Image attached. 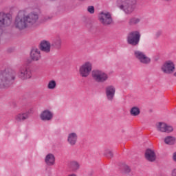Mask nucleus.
Here are the masks:
<instances>
[{
    "label": "nucleus",
    "mask_w": 176,
    "mask_h": 176,
    "mask_svg": "<svg viewBox=\"0 0 176 176\" xmlns=\"http://www.w3.org/2000/svg\"><path fill=\"white\" fill-rule=\"evenodd\" d=\"M118 3H121L118 6V8L123 10L126 14H131L135 9L136 0H118Z\"/></svg>",
    "instance_id": "nucleus-3"
},
{
    "label": "nucleus",
    "mask_w": 176,
    "mask_h": 176,
    "mask_svg": "<svg viewBox=\"0 0 176 176\" xmlns=\"http://www.w3.org/2000/svg\"><path fill=\"white\" fill-rule=\"evenodd\" d=\"M93 69V63L87 61L79 68V74L81 78H87Z\"/></svg>",
    "instance_id": "nucleus-7"
},
{
    "label": "nucleus",
    "mask_w": 176,
    "mask_h": 176,
    "mask_svg": "<svg viewBox=\"0 0 176 176\" xmlns=\"http://www.w3.org/2000/svg\"><path fill=\"white\" fill-rule=\"evenodd\" d=\"M141 20L142 19L140 16H133L129 19L128 24L131 26L138 25V24H140V23H141Z\"/></svg>",
    "instance_id": "nucleus-22"
},
{
    "label": "nucleus",
    "mask_w": 176,
    "mask_h": 176,
    "mask_svg": "<svg viewBox=\"0 0 176 176\" xmlns=\"http://www.w3.org/2000/svg\"><path fill=\"white\" fill-rule=\"evenodd\" d=\"M62 45L63 40H61V37H60V36H57L53 39L51 46L54 47V49H57V50H60V49H61Z\"/></svg>",
    "instance_id": "nucleus-17"
},
{
    "label": "nucleus",
    "mask_w": 176,
    "mask_h": 176,
    "mask_svg": "<svg viewBox=\"0 0 176 176\" xmlns=\"http://www.w3.org/2000/svg\"><path fill=\"white\" fill-rule=\"evenodd\" d=\"M13 21L12 14L10 13L0 12V27H9Z\"/></svg>",
    "instance_id": "nucleus-8"
},
{
    "label": "nucleus",
    "mask_w": 176,
    "mask_h": 176,
    "mask_svg": "<svg viewBox=\"0 0 176 176\" xmlns=\"http://www.w3.org/2000/svg\"><path fill=\"white\" fill-rule=\"evenodd\" d=\"M115 93H116V88L113 85H109L105 88V94L108 101H113L115 98Z\"/></svg>",
    "instance_id": "nucleus-11"
},
{
    "label": "nucleus",
    "mask_w": 176,
    "mask_h": 176,
    "mask_svg": "<svg viewBox=\"0 0 176 176\" xmlns=\"http://www.w3.org/2000/svg\"><path fill=\"white\" fill-rule=\"evenodd\" d=\"M50 1H54V0H50Z\"/></svg>",
    "instance_id": "nucleus-35"
},
{
    "label": "nucleus",
    "mask_w": 176,
    "mask_h": 176,
    "mask_svg": "<svg viewBox=\"0 0 176 176\" xmlns=\"http://www.w3.org/2000/svg\"><path fill=\"white\" fill-rule=\"evenodd\" d=\"M80 1H85V0H80Z\"/></svg>",
    "instance_id": "nucleus-34"
},
{
    "label": "nucleus",
    "mask_w": 176,
    "mask_h": 176,
    "mask_svg": "<svg viewBox=\"0 0 176 176\" xmlns=\"http://www.w3.org/2000/svg\"><path fill=\"white\" fill-rule=\"evenodd\" d=\"M40 119L44 122H48L53 119V113L49 110H44L40 115Z\"/></svg>",
    "instance_id": "nucleus-15"
},
{
    "label": "nucleus",
    "mask_w": 176,
    "mask_h": 176,
    "mask_svg": "<svg viewBox=\"0 0 176 176\" xmlns=\"http://www.w3.org/2000/svg\"><path fill=\"white\" fill-rule=\"evenodd\" d=\"M162 34H163V31H162V30L157 31L155 34V39L160 38V36H162Z\"/></svg>",
    "instance_id": "nucleus-29"
},
{
    "label": "nucleus",
    "mask_w": 176,
    "mask_h": 176,
    "mask_svg": "<svg viewBox=\"0 0 176 176\" xmlns=\"http://www.w3.org/2000/svg\"><path fill=\"white\" fill-rule=\"evenodd\" d=\"M157 130L161 131V133H171L174 129L173 126L167 125L164 122H159L156 124Z\"/></svg>",
    "instance_id": "nucleus-12"
},
{
    "label": "nucleus",
    "mask_w": 176,
    "mask_h": 176,
    "mask_svg": "<svg viewBox=\"0 0 176 176\" xmlns=\"http://www.w3.org/2000/svg\"><path fill=\"white\" fill-rule=\"evenodd\" d=\"M139 61L142 63V64H149V63H151V58L144 54Z\"/></svg>",
    "instance_id": "nucleus-25"
},
{
    "label": "nucleus",
    "mask_w": 176,
    "mask_h": 176,
    "mask_svg": "<svg viewBox=\"0 0 176 176\" xmlns=\"http://www.w3.org/2000/svg\"><path fill=\"white\" fill-rule=\"evenodd\" d=\"M92 78L97 83H104L108 80V74L101 70H94L92 72Z\"/></svg>",
    "instance_id": "nucleus-6"
},
{
    "label": "nucleus",
    "mask_w": 176,
    "mask_h": 176,
    "mask_svg": "<svg viewBox=\"0 0 176 176\" xmlns=\"http://www.w3.org/2000/svg\"><path fill=\"white\" fill-rule=\"evenodd\" d=\"M16 79V72L12 69H6L0 72V89L9 87Z\"/></svg>",
    "instance_id": "nucleus-2"
},
{
    "label": "nucleus",
    "mask_w": 176,
    "mask_h": 176,
    "mask_svg": "<svg viewBox=\"0 0 176 176\" xmlns=\"http://www.w3.org/2000/svg\"><path fill=\"white\" fill-rule=\"evenodd\" d=\"M30 57L33 61L41 60V51L38 48H33L30 52Z\"/></svg>",
    "instance_id": "nucleus-18"
},
{
    "label": "nucleus",
    "mask_w": 176,
    "mask_h": 176,
    "mask_svg": "<svg viewBox=\"0 0 176 176\" xmlns=\"http://www.w3.org/2000/svg\"><path fill=\"white\" fill-rule=\"evenodd\" d=\"M51 47L52 44H50V42L46 40L42 41L39 45L40 50L44 53H49L51 50Z\"/></svg>",
    "instance_id": "nucleus-13"
},
{
    "label": "nucleus",
    "mask_w": 176,
    "mask_h": 176,
    "mask_svg": "<svg viewBox=\"0 0 176 176\" xmlns=\"http://www.w3.org/2000/svg\"><path fill=\"white\" fill-rule=\"evenodd\" d=\"M164 74H173L175 67H174V63L171 60H168L164 63L161 67Z\"/></svg>",
    "instance_id": "nucleus-10"
},
{
    "label": "nucleus",
    "mask_w": 176,
    "mask_h": 176,
    "mask_svg": "<svg viewBox=\"0 0 176 176\" xmlns=\"http://www.w3.org/2000/svg\"><path fill=\"white\" fill-rule=\"evenodd\" d=\"M145 54V53L141 52V51H138V50H135L134 51V56L135 57V58H137L138 60H140L142 58V57Z\"/></svg>",
    "instance_id": "nucleus-26"
},
{
    "label": "nucleus",
    "mask_w": 176,
    "mask_h": 176,
    "mask_svg": "<svg viewBox=\"0 0 176 176\" xmlns=\"http://www.w3.org/2000/svg\"><path fill=\"white\" fill-rule=\"evenodd\" d=\"M145 158L146 160L148 162H155L156 160V153H155V151L151 149V148H147L145 151L144 154Z\"/></svg>",
    "instance_id": "nucleus-14"
},
{
    "label": "nucleus",
    "mask_w": 176,
    "mask_h": 176,
    "mask_svg": "<svg viewBox=\"0 0 176 176\" xmlns=\"http://www.w3.org/2000/svg\"><path fill=\"white\" fill-rule=\"evenodd\" d=\"M68 167L72 171L75 173L80 168V164L76 161H71L69 163Z\"/></svg>",
    "instance_id": "nucleus-21"
},
{
    "label": "nucleus",
    "mask_w": 176,
    "mask_h": 176,
    "mask_svg": "<svg viewBox=\"0 0 176 176\" xmlns=\"http://www.w3.org/2000/svg\"><path fill=\"white\" fill-rule=\"evenodd\" d=\"M172 176H176V168L172 171Z\"/></svg>",
    "instance_id": "nucleus-32"
},
{
    "label": "nucleus",
    "mask_w": 176,
    "mask_h": 176,
    "mask_svg": "<svg viewBox=\"0 0 176 176\" xmlns=\"http://www.w3.org/2000/svg\"><path fill=\"white\" fill-rule=\"evenodd\" d=\"M130 113L131 116H138L141 113V111L138 107H133L131 109Z\"/></svg>",
    "instance_id": "nucleus-24"
},
{
    "label": "nucleus",
    "mask_w": 176,
    "mask_h": 176,
    "mask_svg": "<svg viewBox=\"0 0 176 176\" xmlns=\"http://www.w3.org/2000/svg\"><path fill=\"white\" fill-rule=\"evenodd\" d=\"M17 75L21 80H27L32 78V72L28 66L23 65L19 68Z\"/></svg>",
    "instance_id": "nucleus-5"
},
{
    "label": "nucleus",
    "mask_w": 176,
    "mask_h": 176,
    "mask_svg": "<svg viewBox=\"0 0 176 176\" xmlns=\"http://www.w3.org/2000/svg\"><path fill=\"white\" fill-rule=\"evenodd\" d=\"M124 173H126V174H129V173H130V171H131V169L127 165H125L124 166Z\"/></svg>",
    "instance_id": "nucleus-31"
},
{
    "label": "nucleus",
    "mask_w": 176,
    "mask_h": 176,
    "mask_svg": "<svg viewBox=\"0 0 176 176\" xmlns=\"http://www.w3.org/2000/svg\"><path fill=\"white\" fill-rule=\"evenodd\" d=\"M30 111L18 113L15 116V120H16V122H24V120H27V119L30 118Z\"/></svg>",
    "instance_id": "nucleus-19"
},
{
    "label": "nucleus",
    "mask_w": 176,
    "mask_h": 176,
    "mask_svg": "<svg viewBox=\"0 0 176 176\" xmlns=\"http://www.w3.org/2000/svg\"><path fill=\"white\" fill-rule=\"evenodd\" d=\"M98 19L103 25H111L113 23L112 16L109 12H100L98 15Z\"/></svg>",
    "instance_id": "nucleus-9"
},
{
    "label": "nucleus",
    "mask_w": 176,
    "mask_h": 176,
    "mask_svg": "<svg viewBox=\"0 0 176 176\" xmlns=\"http://www.w3.org/2000/svg\"><path fill=\"white\" fill-rule=\"evenodd\" d=\"M38 19H39V16L36 13L31 12L25 15L24 11H19L15 18L14 25L19 31H23V30L34 25L38 21Z\"/></svg>",
    "instance_id": "nucleus-1"
},
{
    "label": "nucleus",
    "mask_w": 176,
    "mask_h": 176,
    "mask_svg": "<svg viewBox=\"0 0 176 176\" xmlns=\"http://www.w3.org/2000/svg\"><path fill=\"white\" fill-rule=\"evenodd\" d=\"M164 142L167 145H174V144H175V138L173 136H167L164 138Z\"/></svg>",
    "instance_id": "nucleus-23"
},
{
    "label": "nucleus",
    "mask_w": 176,
    "mask_h": 176,
    "mask_svg": "<svg viewBox=\"0 0 176 176\" xmlns=\"http://www.w3.org/2000/svg\"><path fill=\"white\" fill-rule=\"evenodd\" d=\"M67 142L71 146L76 145V142H78V134H76V133H69L67 136Z\"/></svg>",
    "instance_id": "nucleus-16"
},
{
    "label": "nucleus",
    "mask_w": 176,
    "mask_h": 176,
    "mask_svg": "<svg viewBox=\"0 0 176 176\" xmlns=\"http://www.w3.org/2000/svg\"><path fill=\"white\" fill-rule=\"evenodd\" d=\"M45 162L47 166H54L56 163V157L53 154H48L46 155Z\"/></svg>",
    "instance_id": "nucleus-20"
},
{
    "label": "nucleus",
    "mask_w": 176,
    "mask_h": 176,
    "mask_svg": "<svg viewBox=\"0 0 176 176\" xmlns=\"http://www.w3.org/2000/svg\"><path fill=\"white\" fill-rule=\"evenodd\" d=\"M56 86H57V83H56V81L52 80L48 82L47 89H50V90H54Z\"/></svg>",
    "instance_id": "nucleus-27"
},
{
    "label": "nucleus",
    "mask_w": 176,
    "mask_h": 176,
    "mask_svg": "<svg viewBox=\"0 0 176 176\" xmlns=\"http://www.w3.org/2000/svg\"><path fill=\"white\" fill-rule=\"evenodd\" d=\"M140 39H141V34L138 31H132L126 36L127 43L131 46H138L140 43Z\"/></svg>",
    "instance_id": "nucleus-4"
},
{
    "label": "nucleus",
    "mask_w": 176,
    "mask_h": 176,
    "mask_svg": "<svg viewBox=\"0 0 176 176\" xmlns=\"http://www.w3.org/2000/svg\"><path fill=\"white\" fill-rule=\"evenodd\" d=\"M87 11L91 14H93L94 13V6H90L87 8Z\"/></svg>",
    "instance_id": "nucleus-30"
},
{
    "label": "nucleus",
    "mask_w": 176,
    "mask_h": 176,
    "mask_svg": "<svg viewBox=\"0 0 176 176\" xmlns=\"http://www.w3.org/2000/svg\"><path fill=\"white\" fill-rule=\"evenodd\" d=\"M104 155L109 159H112V157H113V153H112V151L109 149H106L104 151Z\"/></svg>",
    "instance_id": "nucleus-28"
},
{
    "label": "nucleus",
    "mask_w": 176,
    "mask_h": 176,
    "mask_svg": "<svg viewBox=\"0 0 176 176\" xmlns=\"http://www.w3.org/2000/svg\"><path fill=\"white\" fill-rule=\"evenodd\" d=\"M0 35H2V29H0Z\"/></svg>",
    "instance_id": "nucleus-33"
}]
</instances>
